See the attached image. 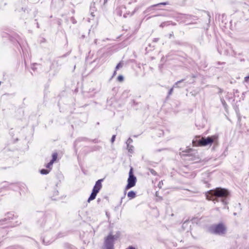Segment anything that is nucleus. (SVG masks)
Returning a JSON list of instances; mask_svg holds the SVG:
<instances>
[{
    "label": "nucleus",
    "mask_w": 249,
    "mask_h": 249,
    "mask_svg": "<svg viewBox=\"0 0 249 249\" xmlns=\"http://www.w3.org/2000/svg\"><path fill=\"white\" fill-rule=\"evenodd\" d=\"M229 194V193L227 190L217 188L214 190H211L207 192L206 196L208 200L221 201L223 204H226L227 203L226 197Z\"/></svg>",
    "instance_id": "f257e3e1"
},
{
    "label": "nucleus",
    "mask_w": 249,
    "mask_h": 249,
    "mask_svg": "<svg viewBox=\"0 0 249 249\" xmlns=\"http://www.w3.org/2000/svg\"><path fill=\"white\" fill-rule=\"evenodd\" d=\"M217 139V137L213 135L211 137H202L201 139L193 141V143L195 146H211L212 144Z\"/></svg>",
    "instance_id": "f03ea898"
},
{
    "label": "nucleus",
    "mask_w": 249,
    "mask_h": 249,
    "mask_svg": "<svg viewBox=\"0 0 249 249\" xmlns=\"http://www.w3.org/2000/svg\"><path fill=\"white\" fill-rule=\"evenodd\" d=\"M119 235L118 233L115 235L109 234L105 239L104 244L102 249H114V242L119 238Z\"/></svg>",
    "instance_id": "7ed1b4c3"
},
{
    "label": "nucleus",
    "mask_w": 249,
    "mask_h": 249,
    "mask_svg": "<svg viewBox=\"0 0 249 249\" xmlns=\"http://www.w3.org/2000/svg\"><path fill=\"white\" fill-rule=\"evenodd\" d=\"M210 230L213 233L223 235L226 233V228L224 224L220 223L212 226L211 227Z\"/></svg>",
    "instance_id": "20e7f679"
},
{
    "label": "nucleus",
    "mask_w": 249,
    "mask_h": 249,
    "mask_svg": "<svg viewBox=\"0 0 249 249\" xmlns=\"http://www.w3.org/2000/svg\"><path fill=\"white\" fill-rule=\"evenodd\" d=\"M102 181H103V179H99L98 181H96V182L93 187V189L92 190L91 194L90 195L89 197V199L88 200V202H89L90 201L93 200V199H94L95 198L97 193L99 192L100 189L102 188Z\"/></svg>",
    "instance_id": "39448f33"
},
{
    "label": "nucleus",
    "mask_w": 249,
    "mask_h": 249,
    "mask_svg": "<svg viewBox=\"0 0 249 249\" xmlns=\"http://www.w3.org/2000/svg\"><path fill=\"white\" fill-rule=\"evenodd\" d=\"M136 178L133 174V169L131 168L129 172V178L127 179V184L125 187V190H127L134 187L136 182Z\"/></svg>",
    "instance_id": "423d86ee"
},
{
    "label": "nucleus",
    "mask_w": 249,
    "mask_h": 249,
    "mask_svg": "<svg viewBox=\"0 0 249 249\" xmlns=\"http://www.w3.org/2000/svg\"><path fill=\"white\" fill-rule=\"evenodd\" d=\"M183 81V80H181L178 81L177 82H176V83H175V84L173 86V87H172V88L170 89V90H169V93H168V94H169V95H171V94H172V92H173V89H174V88H178V85L180 83L182 82Z\"/></svg>",
    "instance_id": "0eeeda50"
},
{
    "label": "nucleus",
    "mask_w": 249,
    "mask_h": 249,
    "mask_svg": "<svg viewBox=\"0 0 249 249\" xmlns=\"http://www.w3.org/2000/svg\"><path fill=\"white\" fill-rule=\"evenodd\" d=\"M127 196L130 199L134 198L136 196V193L135 192L131 191L128 193Z\"/></svg>",
    "instance_id": "6e6552de"
},
{
    "label": "nucleus",
    "mask_w": 249,
    "mask_h": 249,
    "mask_svg": "<svg viewBox=\"0 0 249 249\" xmlns=\"http://www.w3.org/2000/svg\"><path fill=\"white\" fill-rule=\"evenodd\" d=\"M57 153H53V159L51 160V161H53L54 162V161H55L57 159Z\"/></svg>",
    "instance_id": "1a4fd4ad"
},
{
    "label": "nucleus",
    "mask_w": 249,
    "mask_h": 249,
    "mask_svg": "<svg viewBox=\"0 0 249 249\" xmlns=\"http://www.w3.org/2000/svg\"><path fill=\"white\" fill-rule=\"evenodd\" d=\"M50 170H46V169H42L40 171V173L42 174H47L49 173Z\"/></svg>",
    "instance_id": "9d476101"
},
{
    "label": "nucleus",
    "mask_w": 249,
    "mask_h": 249,
    "mask_svg": "<svg viewBox=\"0 0 249 249\" xmlns=\"http://www.w3.org/2000/svg\"><path fill=\"white\" fill-rule=\"evenodd\" d=\"M123 64L121 62H120L118 64V65L116 67V71L118 70L119 69L122 68L123 67Z\"/></svg>",
    "instance_id": "9b49d317"
},
{
    "label": "nucleus",
    "mask_w": 249,
    "mask_h": 249,
    "mask_svg": "<svg viewBox=\"0 0 249 249\" xmlns=\"http://www.w3.org/2000/svg\"><path fill=\"white\" fill-rule=\"evenodd\" d=\"M53 162L51 160V161L49 163H48L47 164V165H46V167L51 169L52 168L51 167L53 165Z\"/></svg>",
    "instance_id": "f8f14e48"
},
{
    "label": "nucleus",
    "mask_w": 249,
    "mask_h": 249,
    "mask_svg": "<svg viewBox=\"0 0 249 249\" xmlns=\"http://www.w3.org/2000/svg\"><path fill=\"white\" fill-rule=\"evenodd\" d=\"M118 80L120 82H122L124 80V77L122 75H119L118 77Z\"/></svg>",
    "instance_id": "ddd939ff"
},
{
    "label": "nucleus",
    "mask_w": 249,
    "mask_h": 249,
    "mask_svg": "<svg viewBox=\"0 0 249 249\" xmlns=\"http://www.w3.org/2000/svg\"><path fill=\"white\" fill-rule=\"evenodd\" d=\"M132 148H133V147L132 146H129V145H127V148H128L129 152H132Z\"/></svg>",
    "instance_id": "4468645a"
},
{
    "label": "nucleus",
    "mask_w": 249,
    "mask_h": 249,
    "mask_svg": "<svg viewBox=\"0 0 249 249\" xmlns=\"http://www.w3.org/2000/svg\"><path fill=\"white\" fill-rule=\"evenodd\" d=\"M132 142V140L130 138L128 139V140H127L126 143L127 144V145H129V144L130 143H131V142Z\"/></svg>",
    "instance_id": "2eb2a0df"
},
{
    "label": "nucleus",
    "mask_w": 249,
    "mask_h": 249,
    "mask_svg": "<svg viewBox=\"0 0 249 249\" xmlns=\"http://www.w3.org/2000/svg\"><path fill=\"white\" fill-rule=\"evenodd\" d=\"M115 137L116 136L115 135H113L111 140V142H114V141H115Z\"/></svg>",
    "instance_id": "dca6fc26"
},
{
    "label": "nucleus",
    "mask_w": 249,
    "mask_h": 249,
    "mask_svg": "<svg viewBox=\"0 0 249 249\" xmlns=\"http://www.w3.org/2000/svg\"><path fill=\"white\" fill-rule=\"evenodd\" d=\"M248 79H249V75L248 76H246L244 78V81L246 82H248Z\"/></svg>",
    "instance_id": "f3484780"
},
{
    "label": "nucleus",
    "mask_w": 249,
    "mask_h": 249,
    "mask_svg": "<svg viewBox=\"0 0 249 249\" xmlns=\"http://www.w3.org/2000/svg\"><path fill=\"white\" fill-rule=\"evenodd\" d=\"M161 4H162V5H166V3H165V2L160 3H159V4H157L155 5V6H158L159 5H161Z\"/></svg>",
    "instance_id": "a211bd4d"
},
{
    "label": "nucleus",
    "mask_w": 249,
    "mask_h": 249,
    "mask_svg": "<svg viewBox=\"0 0 249 249\" xmlns=\"http://www.w3.org/2000/svg\"><path fill=\"white\" fill-rule=\"evenodd\" d=\"M126 249H135V248L133 247H132V246H129L127 248H126Z\"/></svg>",
    "instance_id": "6ab92c4d"
},
{
    "label": "nucleus",
    "mask_w": 249,
    "mask_h": 249,
    "mask_svg": "<svg viewBox=\"0 0 249 249\" xmlns=\"http://www.w3.org/2000/svg\"><path fill=\"white\" fill-rule=\"evenodd\" d=\"M108 0H104V4L107 2Z\"/></svg>",
    "instance_id": "aec40b11"
},
{
    "label": "nucleus",
    "mask_w": 249,
    "mask_h": 249,
    "mask_svg": "<svg viewBox=\"0 0 249 249\" xmlns=\"http://www.w3.org/2000/svg\"><path fill=\"white\" fill-rule=\"evenodd\" d=\"M116 71H114V72L113 75H115V74H116Z\"/></svg>",
    "instance_id": "412c9836"
}]
</instances>
